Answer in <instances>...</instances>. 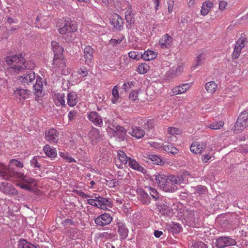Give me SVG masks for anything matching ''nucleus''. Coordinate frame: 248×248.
Instances as JSON below:
<instances>
[{"mask_svg":"<svg viewBox=\"0 0 248 248\" xmlns=\"http://www.w3.org/2000/svg\"><path fill=\"white\" fill-rule=\"evenodd\" d=\"M114 136L121 140H124L126 133V130L122 126L118 125L114 131Z\"/></svg>","mask_w":248,"mask_h":248,"instance_id":"obj_30","label":"nucleus"},{"mask_svg":"<svg viewBox=\"0 0 248 248\" xmlns=\"http://www.w3.org/2000/svg\"><path fill=\"white\" fill-rule=\"evenodd\" d=\"M56 98L55 100V104L57 106H65V95L64 93H58L56 94Z\"/></svg>","mask_w":248,"mask_h":248,"instance_id":"obj_37","label":"nucleus"},{"mask_svg":"<svg viewBox=\"0 0 248 248\" xmlns=\"http://www.w3.org/2000/svg\"><path fill=\"white\" fill-rule=\"evenodd\" d=\"M190 248H208L207 245L202 241H198L193 243Z\"/></svg>","mask_w":248,"mask_h":248,"instance_id":"obj_48","label":"nucleus"},{"mask_svg":"<svg viewBox=\"0 0 248 248\" xmlns=\"http://www.w3.org/2000/svg\"><path fill=\"white\" fill-rule=\"evenodd\" d=\"M58 137L59 133L54 128L49 129L45 132V139L49 142L57 143Z\"/></svg>","mask_w":248,"mask_h":248,"instance_id":"obj_14","label":"nucleus"},{"mask_svg":"<svg viewBox=\"0 0 248 248\" xmlns=\"http://www.w3.org/2000/svg\"><path fill=\"white\" fill-rule=\"evenodd\" d=\"M25 54L20 53L18 55H13L7 56L5 58L7 64L10 66L11 71L18 74L24 72L26 69H32L34 64L31 61H26Z\"/></svg>","mask_w":248,"mask_h":248,"instance_id":"obj_1","label":"nucleus"},{"mask_svg":"<svg viewBox=\"0 0 248 248\" xmlns=\"http://www.w3.org/2000/svg\"><path fill=\"white\" fill-rule=\"evenodd\" d=\"M205 57L203 54H200L195 59L196 63L194 67L201 65L203 62Z\"/></svg>","mask_w":248,"mask_h":248,"instance_id":"obj_51","label":"nucleus"},{"mask_svg":"<svg viewBox=\"0 0 248 248\" xmlns=\"http://www.w3.org/2000/svg\"><path fill=\"white\" fill-rule=\"evenodd\" d=\"M194 211H186L185 213V219L187 224L191 227H198L199 221V218L195 217Z\"/></svg>","mask_w":248,"mask_h":248,"instance_id":"obj_9","label":"nucleus"},{"mask_svg":"<svg viewBox=\"0 0 248 248\" xmlns=\"http://www.w3.org/2000/svg\"><path fill=\"white\" fill-rule=\"evenodd\" d=\"M170 230L173 234H178L181 231V226L178 223H173L170 225Z\"/></svg>","mask_w":248,"mask_h":248,"instance_id":"obj_43","label":"nucleus"},{"mask_svg":"<svg viewBox=\"0 0 248 248\" xmlns=\"http://www.w3.org/2000/svg\"><path fill=\"white\" fill-rule=\"evenodd\" d=\"M31 93V91L27 89H17L14 91V94L16 97L19 96V99H26L25 95L29 94Z\"/></svg>","mask_w":248,"mask_h":248,"instance_id":"obj_36","label":"nucleus"},{"mask_svg":"<svg viewBox=\"0 0 248 248\" xmlns=\"http://www.w3.org/2000/svg\"><path fill=\"white\" fill-rule=\"evenodd\" d=\"M194 188L195 189L194 194L197 196H202L207 192V188L204 186L198 185Z\"/></svg>","mask_w":248,"mask_h":248,"instance_id":"obj_38","label":"nucleus"},{"mask_svg":"<svg viewBox=\"0 0 248 248\" xmlns=\"http://www.w3.org/2000/svg\"><path fill=\"white\" fill-rule=\"evenodd\" d=\"M128 133L133 137H135L138 139L142 138L145 135V131L141 128L138 126L132 127L131 130H129Z\"/></svg>","mask_w":248,"mask_h":248,"instance_id":"obj_28","label":"nucleus"},{"mask_svg":"<svg viewBox=\"0 0 248 248\" xmlns=\"http://www.w3.org/2000/svg\"><path fill=\"white\" fill-rule=\"evenodd\" d=\"M163 149L169 154L175 155L178 153V150L173 144L170 143H167L163 145Z\"/></svg>","mask_w":248,"mask_h":248,"instance_id":"obj_35","label":"nucleus"},{"mask_svg":"<svg viewBox=\"0 0 248 248\" xmlns=\"http://www.w3.org/2000/svg\"><path fill=\"white\" fill-rule=\"evenodd\" d=\"M34 93L37 96H40L42 93L43 81L40 76H37L36 78V82L33 85Z\"/></svg>","mask_w":248,"mask_h":248,"instance_id":"obj_20","label":"nucleus"},{"mask_svg":"<svg viewBox=\"0 0 248 248\" xmlns=\"http://www.w3.org/2000/svg\"><path fill=\"white\" fill-rule=\"evenodd\" d=\"M224 124V123L222 121H219L217 123H213L211 124H210L208 127L210 128L211 129H220Z\"/></svg>","mask_w":248,"mask_h":248,"instance_id":"obj_46","label":"nucleus"},{"mask_svg":"<svg viewBox=\"0 0 248 248\" xmlns=\"http://www.w3.org/2000/svg\"><path fill=\"white\" fill-rule=\"evenodd\" d=\"M144 128L145 129H148L149 130L150 129H152L153 127V123L150 121H148L146 124H144Z\"/></svg>","mask_w":248,"mask_h":248,"instance_id":"obj_64","label":"nucleus"},{"mask_svg":"<svg viewBox=\"0 0 248 248\" xmlns=\"http://www.w3.org/2000/svg\"><path fill=\"white\" fill-rule=\"evenodd\" d=\"M61 24L59 25V32L61 34H65L67 33L75 32L78 27L75 21L68 18L67 20H62Z\"/></svg>","mask_w":248,"mask_h":248,"instance_id":"obj_4","label":"nucleus"},{"mask_svg":"<svg viewBox=\"0 0 248 248\" xmlns=\"http://www.w3.org/2000/svg\"><path fill=\"white\" fill-rule=\"evenodd\" d=\"M51 46L55 59L57 60L58 58H61L63 56L64 49L62 46L60 45L59 43L52 41L51 42Z\"/></svg>","mask_w":248,"mask_h":248,"instance_id":"obj_16","label":"nucleus"},{"mask_svg":"<svg viewBox=\"0 0 248 248\" xmlns=\"http://www.w3.org/2000/svg\"><path fill=\"white\" fill-rule=\"evenodd\" d=\"M125 19L126 22L128 23V25L127 26L128 29L131 28L132 26L134 25L135 20L134 17V15L131 16H125Z\"/></svg>","mask_w":248,"mask_h":248,"instance_id":"obj_47","label":"nucleus"},{"mask_svg":"<svg viewBox=\"0 0 248 248\" xmlns=\"http://www.w3.org/2000/svg\"><path fill=\"white\" fill-rule=\"evenodd\" d=\"M0 190L7 195H15L17 194V190L11 184L7 182L1 183Z\"/></svg>","mask_w":248,"mask_h":248,"instance_id":"obj_15","label":"nucleus"},{"mask_svg":"<svg viewBox=\"0 0 248 248\" xmlns=\"http://www.w3.org/2000/svg\"><path fill=\"white\" fill-rule=\"evenodd\" d=\"M248 126V109L243 111L239 116L235 125L233 131L237 134L244 130Z\"/></svg>","mask_w":248,"mask_h":248,"instance_id":"obj_5","label":"nucleus"},{"mask_svg":"<svg viewBox=\"0 0 248 248\" xmlns=\"http://www.w3.org/2000/svg\"><path fill=\"white\" fill-rule=\"evenodd\" d=\"M110 22L117 31H122L124 28L123 19L117 14H114L112 16Z\"/></svg>","mask_w":248,"mask_h":248,"instance_id":"obj_11","label":"nucleus"},{"mask_svg":"<svg viewBox=\"0 0 248 248\" xmlns=\"http://www.w3.org/2000/svg\"><path fill=\"white\" fill-rule=\"evenodd\" d=\"M0 176L5 180L13 181V178L19 179L25 183L32 184L34 179L29 176L15 170L11 167L6 168V166L0 162Z\"/></svg>","mask_w":248,"mask_h":248,"instance_id":"obj_3","label":"nucleus"},{"mask_svg":"<svg viewBox=\"0 0 248 248\" xmlns=\"http://www.w3.org/2000/svg\"><path fill=\"white\" fill-rule=\"evenodd\" d=\"M112 217L109 213H105L94 218V220L97 227H103L109 225L112 221Z\"/></svg>","mask_w":248,"mask_h":248,"instance_id":"obj_8","label":"nucleus"},{"mask_svg":"<svg viewBox=\"0 0 248 248\" xmlns=\"http://www.w3.org/2000/svg\"><path fill=\"white\" fill-rule=\"evenodd\" d=\"M248 45V38L244 33L241 34L240 37L235 44L233 51L232 53L233 59H237L240 54L242 49L245 46Z\"/></svg>","mask_w":248,"mask_h":248,"instance_id":"obj_6","label":"nucleus"},{"mask_svg":"<svg viewBox=\"0 0 248 248\" xmlns=\"http://www.w3.org/2000/svg\"><path fill=\"white\" fill-rule=\"evenodd\" d=\"M211 157L212 155L209 153H208L202 155L201 159L203 163H205L208 162V161L211 158Z\"/></svg>","mask_w":248,"mask_h":248,"instance_id":"obj_56","label":"nucleus"},{"mask_svg":"<svg viewBox=\"0 0 248 248\" xmlns=\"http://www.w3.org/2000/svg\"><path fill=\"white\" fill-rule=\"evenodd\" d=\"M128 56L130 58L138 60L141 58V53L136 51H131L128 53Z\"/></svg>","mask_w":248,"mask_h":248,"instance_id":"obj_50","label":"nucleus"},{"mask_svg":"<svg viewBox=\"0 0 248 248\" xmlns=\"http://www.w3.org/2000/svg\"><path fill=\"white\" fill-rule=\"evenodd\" d=\"M122 41V40L120 39H111L109 40V43L112 46H115L118 44H119Z\"/></svg>","mask_w":248,"mask_h":248,"instance_id":"obj_61","label":"nucleus"},{"mask_svg":"<svg viewBox=\"0 0 248 248\" xmlns=\"http://www.w3.org/2000/svg\"><path fill=\"white\" fill-rule=\"evenodd\" d=\"M148 190H149L150 194L155 200L156 201L159 198V194L155 188L149 186Z\"/></svg>","mask_w":248,"mask_h":248,"instance_id":"obj_45","label":"nucleus"},{"mask_svg":"<svg viewBox=\"0 0 248 248\" xmlns=\"http://www.w3.org/2000/svg\"><path fill=\"white\" fill-rule=\"evenodd\" d=\"M88 119L95 125L101 127L103 121L101 116L96 111H92L88 113Z\"/></svg>","mask_w":248,"mask_h":248,"instance_id":"obj_13","label":"nucleus"},{"mask_svg":"<svg viewBox=\"0 0 248 248\" xmlns=\"http://www.w3.org/2000/svg\"><path fill=\"white\" fill-rule=\"evenodd\" d=\"M138 194L140 196V200L143 204H149L151 202V199L148 193L142 188L138 189L137 190Z\"/></svg>","mask_w":248,"mask_h":248,"instance_id":"obj_25","label":"nucleus"},{"mask_svg":"<svg viewBox=\"0 0 248 248\" xmlns=\"http://www.w3.org/2000/svg\"><path fill=\"white\" fill-rule=\"evenodd\" d=\"M117 155L120 164L116 163V165L118 168L122 169L123 165H126L128 163L129 157H127L126 154L121 150L118 151Z\"/></svg>","mask_w":248,"mask_h":248,"instance_id":"obj_21","label":"nucleus"},{"mask_svg":"<svg viewBox=\"0 0 248 248\" xmlns=\"http://www.w3.org/2000/svg\"><path fill=\"white\" fill-rule=\"evenodd\" d=\"M19 78H21V82L24 86L26 85H30L33 83L35 79V73L32 71H30Z\"/></svg>","mask_w":248,"mask_h":248,"instance_id":"obj_12","label":"nucleus"},{"mask_svg":"<svg viewBox=\"0 0 248 248\" xmlns=\"http://www.w3.org/2000/svg\"><path fill=\"white\" fill-rule=\"evenodd\" d=\"M128 166L133 170H137L140 172L145 174L146 173V170L140 165L135 159L129 157Z\"/></svg>","mask_w":248,"mask_h":248,"instance_id":"obj_24","label":"nucleus"},{"mask_svg":"<svg viewBox=\"0 0 248 248\" xmlns=\"http://www.w3.org/2000/svg\"><path fill=\"white\" fill-rule=\"evenodd\" d=\"M150 69V66L146 63H142L138 67L137 72L140 74H144L146 73Z\"/></svg>","mask_w":248,"mask_h":248,"instance_id":"obj_42","label":"nucleus"},{"mask_svg":"<svg viewBox=\"0 0 248 248\" xmlns=\"http://www.w3.org/2000/svg\"><path fill=\"white\" fill-rule=\"evenodd\" d=\"M236 244L235 239L229 236H222L216 239L215 245L217 248H224L230 246H235Z\"/></svg>","mask_w":248,"mask_h":248,"instance_id":"obj_7","label":"nucleus"},{"mask_svg":"<svg viewBox=\"0 0 248 248\" xmlns=\"http://www.w3.org/2000/svg\"><path fill=\"white\" fill-rule=\"evenodd\" d=\"M89 70L87 67L84 66H81L78 69L77 73L80 75V77H85L88 75Z\"/></svg>","mask_w":248,"mask_h":248,"instance_id":"obj_44","label":"nucleus"},{"mask_svg":"<svg viewBox=\"0 0 248 248\" xmlns=\"http://www.w3.org/2000/svg\"><path fill=\"white\" fill-rule=\"evenodd\" d=\"M227 5V2L225 1H220L219 3V10L223 11Z\"/></svg>","mask_w":248,"mask_h":248,"instance_id":"obj_62","label":"nucleus"},{"mask_svg":"<svg viewBox=\"0 0 248 248\" xmlns=\"http://www.w3.org/2000/svg\"><path fill=\"white\" fill-rule=\"evenodd\" d=\"M69 224L72 226L75 225V222L71 219H66L63 220L62 222V224L64 226H66Z\"/></svg>","mask_w":248,"mask_h":248,"instance_id":"obj_59","label":"nucleus"},{"mask_svg":"<svg viewBox=\"0 0 248 248\" xmlns=\"http://www.w3.org/2000/svg\"><path fill=\"white\" fill-rule=\"evenodd\" d=\"M78 114V112L76 110H71L70 111L68 114V118L69 121H72L75 119L77 115Z\"/></svg>","mask_w":248,"mask_h":248,"instance_id":"obj_54","label":"nucleus"},{"mask_svg":"<svg viewBox=\"0 0 248 248\" xmlns=\"http://www.w3.org/2000/svg\"><path fill=\"white\" fill-rule=\"evenodd\" d=\"M94 49L90 46H86L84 48V58L85 63L91 66L93 64Z\"/></svg>","mask_w":248,"mask_h":248,"instance_id":"obj_10","label":"nucleus"},{"mask_svg":"<svg viewBox=\"0 0 248 248\" xmlns=\"http://www.w3.org/2000/svg\"><path fill=\"white\" fill-rule=\"evenodd\" d=\"M30 242L24 239H20L18 241V248H28L29 247Z\"/></svg>","mask_w":248,"mask_h":248,"instance_id":"obj_49","label":"nucleus"},{"mask_svg":"<svg viewBox=\"0 0 248 248\" xmlns=\"http://www.w3.org/2000/svg\"><path fill=\"white\" fill-rule=\"evenodd\" d=\"M17 185L23 189H26V190H28L29 191H31V187L29 186L28 185H27L25 184L18 183Z\"/></svg>","mask_w":248,"mask_h":248,"instance_id":"obj_63","label":"nucleus"},{"mask_svg":"<svg viewBox=\"0 0 248 248\" xmlns=\"http://www.w3.org/2000/svg\"><path fill=\"white\" fill-rule=\"evenodd\" d=\"M157 53L152 50H148L144 51L143 54L141 53V58H142L145 61H151L155 59Z\"/></svg>","mask_w":248,"mask_h":248,"instance_id":"obj_32","label":"nucleus"},{"mask_svg":"<svg viewBox=\"0 0 248 248\" xmlns=\"http://www.w3.org/2000/svg\"><path fill=\"white\" fill-rule=\"evenodd\" d=\"M133 83L132 82H127V83H124V84H123V88L125 91H128L131 88V87L133 85Z\"/></svg>","mask_w":248,"mask_h":248,"instance_id":"obj_60","label":"nucleus"},{"mask_svg":"<svg viewBox=\"0 0 248 248\" xmlns=\"http://www.w3.org/2000/svg\"><path fill=\"white\" fill-rule=\"evenodd\" d=\"M167 4H168V12L170 13L172 12L173 8V6L174 5V0H168Z\"/></svg>","mask_w":248,"mask_h":248,"instance_id":"obj_57","label":"nucleus"},{"mask_svg":"<svg viewBox=\"0 0 248 248\" xmlns=\"http://www.w3.org/2000/svg\"><path fill=\"white\" fill-rule=\"evenodd\" d=\"M10 163L13 165L17 167L22 168L23 167V164L22 163L16 159H11L10 160Z\"/></svg>","mask_w":248,"mask_h":248,"instance_id":"obj_58","label":"nucleus"},{"mask_svg":"<svg viewBox=\"0 0 248 248\" xmlns=\"http://www.w3.org/2000/svg\"><path fill=\"white\" fill-rule=\"evenodd\" d=\"M42 160L40 157L34 156L30 161L31 166L33 168H40Z\"/></svg>","mask_w":248,"mask_h":248,"instance_id":"obj_41","label":"nucleus"},{"mask_svg":"<svg viewBox=\"0 0 248 248\" xmlns=\"http://www.w3.org/2000/svg\"><path fill=\"white\" fill-rule=\"evenodd\" d=\"M117 225L118 227V232L120 235V240L125 239L128 236V229L125 224L122 222H118Z\"/></svg>","mask_w":248,"mask_h":248,"instance_id":"obj_22","label":"nucleus"},{"mask_svg":"<svg viewBox=\"0 0 248 248\" xmlns=\"http://www.w3.org/2000/svg\"><path fill=\"white\" fill-rule=\"evenodd\" d=\"M183 93V92H182V91L180 90V86H178L172 89L170 94L171 96H173L177 94H182Z\"/></svg>","mask_w":248,"mask_h":248,"instance_id":"obj_53","label":"nucleus"},{"mask_svg":"<svg viewBox=\"0 0 248 248\" xmlns=\"http://www.w3.org/2000/svg\"><path fill=\"white\" fill-rule=\"evenodd\" d=\"M147 162L153 163L160 166H163L165 162L158 155H149L147 157Z\"/></svg>","mask_w":248,"mask_h":248,"instance_id":"obj_27","label":"nucleus"},{"mask_svg":"<svg viewBox=\"0 0 248 248\" xmlns=\"http://www.w3.org/2000/svg\"><path fill=\"white\" fill-rule=\"evenodd\" d=\"M52 65L53 67H58V68H63L66 66V60L63 59V55L61 58H58L55 59L54 57Z\"/></svg>","mask_w":248,"mask_h":248,"instance_id":"obj_33","label":"nucleus"},{"mask_svg":"<svg viewBox=\"0 0 248 248\" xmlns=\"http://www.w3.org/2000/svg\"><path fill=\"white\" fill-rule=\"evenodd\" d=\"M139 92L137 90H132L129 95V98L132 101H135L138 99Z\"/></svg>","mask_w":248,"mask_h":248,"instance_id":"obj_52","label":"nucleus"},{"mask_svg":"<svg viewBox=\"0 0 248 248\" xmlns=\"http://www.w3.org/2000/svg\"><path fill=\"white\" fill-rule=\"evenodd\" d=\"M168 132L170 134H171V135H174V134L178 135L180 133V131L178 128L170 127L168 128Z\"/></svg>","mask_w":248,"mask_h":248,"instance_id":"obj_55","label":"nucleus"},{"mask_svg":"<svg viewBox=\"0 0 248 248\" xmlns=\"http://www.w3.org/2000/svg\"><path fill=\"white\" fill-rule=\"evenodd\" d=\"M213 6V3L209 1H206L202 3V9L201 10V14L202 15L205 16L207 15L210 9Z\"/></svg>","mask_w":248,"mask_h":248,"instance_id":"obj_34","label":"nucleus"},{"mask_svg":"<svg viewBox=\"0 0 248 248\" xmlns=\"http://www.w3.org/2000/svg\"><path fill=\"white\" fill-rule=\"evenodd\" d=\"M97 208L102 209H107V207H111L112 206V202L108 198L101 197L100 200H98V203H97Z\"/></svg>","mask_w":248,"mask_h":248,"instance_id":"obj_29","label":"nucleus"},{"mask_svg":"<svg viewBox=\"0 0 248 248\" xmlns=\"http://www.w3.org/2000/svg\"><path fill=\"white\" fill-rule=\"evenodd\" d=\"M89 137L93 145L96 144L101 140V135L98 129L93 128L89 133Z\"/></svg>","mask_w":248,"mask_h":248,"instance_id":"obj_23","label":"nucleus"},{"mask_svg":"<svg viewBox=\"0 0 248 248\" xmlns=\"http://www.w3.org/2000/svg\"><path fill=\"white\" fill-rule=\"evenodd\" d=\"M112 97L111 101L113 104L117 103L120 102L119 93L117 86H115L112 91Z\"/></svg>","mask_w":248,"mask_h":248,"instance_id":"obj_40","label":"nucleus"},{"mask_svg":"<svg viewBox=\"0 0 248 248\" xmlns=\"http://www.w3.org/2000/svg\"><path fill=\"white\" fill-rule=\"evenodd\" d=\"M43 150L48 157L51 158H55L57 155L56 149L53 147H51L49 145H46L44 146Z\"/></svg>","mask_w":248,"mask_h":248,"instance_id":"obj_31","label":"nucleus"},{"mask_svg":"<svg viewBox=\"0 0 248 248\" xmlns=\"http://www.w3.org/2000/svg\"><path fill=\"white\" fill-rule=\"evenodd\" d=\"M173 38L168 34H165L159 40V45L162 48H169L172 44Z\"/></svg>","mask_w":248,"mask_h":248,"instance_id":"obj_19","label":"nucleus"},{"mask_svg":"<svg viewBox=\"0 0 248 248\" xmlns=\"http://www.w3.org/2000/svg\"><path fill=\"white\" fill-rule=\"evenodd\" d=\"M67 104L70 107L76 106L78 102V96L77 93L72 91L67 94Z\"/></svg>","mask_w":248,"mask_h":248,"instance_id":"obj_26","label":"nucleus"},{"mask_svg":"<svg viewBox=\"0 0 248 248\" xmlns=\"http://www.w3.org/2000/svg\"><path fill=\"white\" fill-rule=\"evenodd\" d=\"M206 144L204 142H195L190 146V151L194 154H201L206 148Z\"/></svg>","mask_w":248,"mask_h":248,"instance_id":"obj_17","label":"nucleus"},{"mask_svg":"<svg viewBox=\"0 0 248 248\" xmlns=\"http://www.w3.org/2000/svg\"><path fill=\"white\" fill-rule=\"evenodd\" d=\"M205 88L208 93L213 94L217 90V84L214 81H210L206 83Z\"/></svg>","mask_w":248,"mask_h":248,"instance_id":"obj_39","label":"nucleus"},{"mask_svg":"<svg viewBox=\"0 0 248 248\" xmlns=\"http://www.w3.org/2000/svg\"><path fill=\"white\" fill-rule=\"evenodd\" d=\"M157 209L159 214L164 216H169L171 213V210L166 203L158 202L156 204Z\"/></svg>","mask_w":248,"mask_h":248,"instance_id":"obj_18","label":"nucleus"},{"mask_svg":"<svg viewBox=\"0 0 248 248\" xmlns=\"http://www.w3.org/2000/svg\"><path fill=\"white\" fill-rule=\"evenodd\" d=\"M159 187L166 192H174L178 189L177 185L181 184V179L177 176L157 173L154 176Z\"/></svg>","mask_w":248,"mask_h":248,"instance_id":"obj_2","label":"nucleus"}]
</instances>
